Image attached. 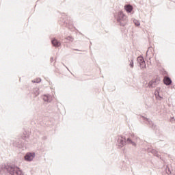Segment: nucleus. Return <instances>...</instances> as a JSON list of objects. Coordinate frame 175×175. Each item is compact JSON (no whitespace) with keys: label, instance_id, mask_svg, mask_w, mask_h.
I'll return each instance as SVG.
<instances>
[{"label":"nucleus","instance_id":"7","mask_svg":"<svg viewBox=\"0 0 175 175\" xmlns=\"http://www.w3.org/2000/svg\"><path fill=\"white\" fill-rule=\"evenodd\" d=\"M124 9L126 12H127L128 13H131V12L133 10V7H132V5H127L124 6Z\"/></svg>","mask_w":175,"mask_h":175},{"label":"nucleus","instance_id":"3","mask_svg":"<svg viewBox=\"0 0 175 175\" xmlns=\"http://www.w3.org/2000/svg\"><path fill=\"white\" fill-rule=\"evenodd\" d=\"M159 90H160L159 88L157 89V90L154 92V95L157 100H162V99H163V96L161 95V93L159 92Z\"/></svg>","mask_w":175,"mask_h":175},{"label":"nucleus","instance_id":"12","mask_svg":"<svg viewBox=\"0 0 175 175\" xmlns=\"http://www.w3.org/2000/svg\"><path fill=\"white\" fill-rule=\"evenodd\" d=\"M67 40H70L71 42H73V37L68 36L66 38Z\"/></svg>","mask_w":175,"mask_h":175},{"label":"nucleus","instance_id":"5","mask_svg":"<svg viewBox=\"0 0 175 175\" xmlns=\"http://www.w3.org/2000/svg\"><path fill=\"white\" fill-rule=\"evenodd\" d=\"M164 81V84H165L166 85H170V84H172V79H170V78L165 77L163 79Z\"/></svg>","mask_w":175,"mask_h":175},{"label":"nucleus","instance_id":"14","mask_svg":"<svg viewBox=\"0 0 175 175\" xmlns=\"http://www.w3.org/2000/svg\"><path fill=\"white\" fill-rule=\"evenodd\" d=\"M130 66L131 68H133V60H131V62H130Z\"/></svg>","mask_w":175,"mask_h":175},{"label":"nucleus","instance_id":"11","mask_svg":"<svg viewBox=\"0 0 175 175\" xmlns=\"http://www.w3.org/2000/svg\"><path fill=\"white\" fill-rule=\"evenodd\" d=\"M134 23L137 27H139V25H140V22H139L138 21H134Z\"/></svg>","mask_w":175,"mask_h":175},{"label":"nucleus","instance_id":"9","mask_svg":"<svg viewBox=\"0 0 175 175\" xmlns=\"http://www.w3.org/2000/svg\"><path fill=\"white\" fill-rule=\"evenodd\" d=\"M118 143H120V147H122L124 146V144H125V139L124 138H122V137L118 138Z\"/></svg>","mask_w":175,"mask_h":175},{"label":"nucleus","instance_id":"15","mask_svg":"<svg viewBox=\"0 0 175 175\" xmlns=\"http://www.w3.org/2000/svg\"><path fill=\"white\" fill-rule=\"evenodd\" d=\"M175 175V174H174Z\"/></svg>","mask_w":175,"mask_h":175},{"label":"nucleus","instance_id":"10","mask_svg":"<svg viewBox=\"0 0 175 175\" xmlns=\"http://www.w3.org/2000/svg\"><path fill=\"white\" fill-rule=\"evenodd\" d=\"M148 85L150 87H155L157 85V82L151 81L150 82H149Z\"/></svg>","mask_w":175,"mask_h":175},{"label":"nucleus","instance_id":"2","mask_svg":"<svg viewBox=\"0 0 175 175\" xmlns=\"http://www.w3.org/2000/svg\"><path fill=\"white\" fill-rule=\"evenodd\" d=\"M33 158H35V153H33V152L27 153L26 155L25 156V161H32V159H33Z\"/></svg>","mask_w":175,"mask_h":175},{"label":"nucleus","instance_id":"1","mask_svg":"<svg viewBox=\"0 0 175 175\" xmlns=\"http://www.w3.org/2000/svg\"><path fill=\"white\" fill-rule=\"evenodd\" d=\"M117 21L120 23L122 27H125L128 24V17L124 14V12H119L118 14Z\"/></svg>","mask_w":175,"mask_h":175},{"label":"nucleus","instance_id":"13","mask_svg":"<svg viewBox=\"0 0 175 175\" xmlns=\"http://www.w3.org/2000/svg\"><path fill=\"white\" fill-rule=\"evenodd\" d=\"M44 100H45V102H49V97H47V96H44Z\"/></svg>","mask_w":175,"mask_h":175},{"label":"nucleus","instance_id":"8","mask_svg":"<svg viewBox=\"0 0 175 175\" xmlns=\"http://www.w3.org/2000/svg\"><path fill=\"white\" fill-rule=\"evenodd\" d=\"M52 44L55 46V47H59L61 46V42H58V40L54 39L52 40Z\"/></svg>","mask_w":175,"mask_h":175},{"label":"nucleus","instance_id":"4","mask_svg":"<svg viewBox=\"0 0 175 175\" xmlns=\"http://www.w3.org/2000/svg\"><path fill=\"white\" fill-rule=\"evenodd\" d=\"M137 61L139 63V65L142 66V68L146 66V62H144V59L143 58V57H138Z\"/></svg>","mask_w":175,"mask_h":175},{"label":"nucleus","instance_id":"6","mask_svg":"<svg viewBox=\"0 0 175 175\" xmlns=\"http://www.w3.org/2000/svg\"><path fill=\"white\" fill-rule=\"evenodd\" d=\"M12 174L13 175H24L23 174V172H21V170H20V169L18 168H14Z\"/></svg>","mask_w":175,"mask_h":175}]
</instances>
